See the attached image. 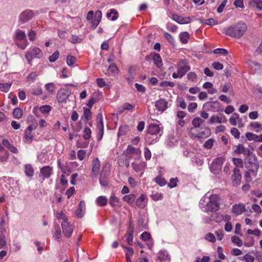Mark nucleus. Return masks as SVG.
I'll return each instance as SVG.
<instances>
[{
  "mask_svg": "<svg viewBox=\"0 0 262 262\" xmlns=\"http://www.w3.org/2000/svg\"><path fill=\"white\" fill-rule=\"evenodd\" d=\"M247 29L246 23L239 21L225 29V33L231 37L239 38L242 37Z\"/></svg>",
  "mask_w": 262,
  "mask_h": 262,
  "instance_id": "f257e3e1",
  "label": "nucleus"
},
{
  "mask_svg": "<svg viewBox=\"0 0 262 262\" xmlns=\"http://www.w3.org/2000/svg\"><path fill=\"white\" fill-rule=\"evenodd\" d=\"M209 201L206 204V211L216 212L220 208V199L216 194H212L209 197Z\"/></svg>",
  "mask_w": 262,
  "mask_h": 262,
  "instance_id": "f03ea898",
  "label": "nucleus"
},
{
  "mask_svg": "<svg viewBox=\"0 0 262 262\" xmlns=\"http://www.w3.org/2000/svg\"><path fill=\"white\" fill-rule=\"evenodd\" d=\"M248 162H245L246 168L253 173L254 176H256L257 172L259 169V163L255 155L252 157H247Z\"/></svg>",
  "mask_w": 262,
  "mask_h": 262,
  "instance_id": "7ed1b4c3",
  "label": "nucleus"
},
{
  "mask_svg": "<svg viewBox=\"0 0 262 262\" xmlns=\"http://www.w3.org/2000/svg\"><path fill=\"white\" fill-rule=\"evenodd\" d=\"M177 72H174L172 75L173 78H182L190 69L186 60L180 61L177 64Z\"/></svg>",
  "mask_w": 262,
  "mask_h": 262,
  "instance_id": "20e7f679",
  "label": "nucleus"
},
{
  "mask_svg": "<svg viewBox=\"0 0 262 262\" xmlns=\"http://www.w3.org/2000/svg\"><path fill=\"white\" fill-rule=\"evenodd\" d=\"M110 174V166L105 164L102 167V170L99 175V183L101 186H106L108 184Z\"/></svg>",
  "mask_w": 262,
  "mask_h": 262,
  "instance_id": "39448f33",
  "label": "nucleus"
},
{
  "mask_svg": "<svg viewBox=\"0 0 262 262\" xmlns=\"http://www.w3.org/2000/svg\"><path fill=\"white\" fill-rule=\"evenodd\" d=\"M71 94L70 89H60L57 94V99L59 103L66 102Z\"/></svg>",
  "mask_w": 262,
  "mask_h": 262,
  "instance_id": "423d86ee",
  "label": "nucleus"
},
{
  "mask_svg": "<svg viewBox=\"0 0 262 262\" xmlns=\"http://www.w3.org/2000/svg\"><path fill=\"white\" fill-rule=\"evenodd\" d=\"M42 52L39 48L34 47L30 52L26 53L25 56L30 62L34 58H40L42 57Z\"/></svg>",
  "mask_w": 262,
  "mask_h": 262,
  "instance_id": "0eeeda50",
  "label": "nucleus"
},
{
  "mask_svg": "<svg viewBox=\"0 0 262 262\" xmlns=\"http://www.w3.org/2000/svg\"><path fill=\"white\" fill-rule=\"evenodd\" d=\"M34 16L35 13L33 10L27 9L20 14L19 22L22 24L27 23L32 19Z\"/></svg>",
  "mask_w": 262,
  "mask_h": 262,
  "instance_id": "6e6552de",
  "label": "nucleus"
},
{
  "mask_svg": "<svg viewBox=\"0 0 262 262\" xmlns=\"http://www.w3.org/2000/svg\"><path fill=\"white\" fill-rule=\"evenodd\" d=\"M61 225L63 233L66 237H70L73 231V228L71 224L67 221L64 220L61 223Z\"/></svg>",
  "mask_w": 262,
  "mask_h": 262,
  "instance_id": "1a4fd4ad",
  "label": "nucleus"
},
{
  "mask_svg": "<svg viewBox=\"0 0 262 262\" xmlns=\"http://www.w3.org/2000/svg\"><path fill=\"white\" fill-rule=\"evenodd\" d=\"M100 166L101 164L98 158H95L92 162L91 177L93 179L96 178L100 171Z\"/></svg>",
  "mask_w": 262,
  "mask_h": 262,
  "instance_id": "9d476101",
  "label": "nucleus"
},
{
  "mask_svg": "<svg viewBox=\"0 0 262 262\" xmlns=\"http://www.w3.org/2000/svg\"><path fill=\"white\" fill-rule=\"evenodd\" d=\"M233 184L234 186L239 185L242 179V174L240 170L237 168H235L233 171V174L231 176Z\"/></svg>",
  "mask_w": 262,
  "mask_h": 262,
  "instance_id": "9b49d317",
  "label": "nucleus"
},
{
  "mask_svg": "<svg viewBox=\"0 0 262 262\" xmlns=\"http://www.w3.org/2000/svg\"><path fill=\"white\" fill-rule=\"evenodd\" d=\"M224 161L225 159L223 157L215 159L210 165V170L212 171L221 169Z\"/></svg>",
  "mask_w": 262,
  "mask_h": 262,
  "instance_id": "f8f14e48",
  "label": "nucleus"
},
{
  "mask_svg": "<svg viewBox=\"0 0 262 262\" xmlns=\"http://www.w3.org/2000/svg\"><path fill=\"white\" fill-rule=\"evenodd\" d=\"M234 152L237 154H243L244 155L247 156V157H249L251 152L249 149L246 148L242 144H238L236 148L234 150Z\"/></svg>",
  "mask_w": 262,
  "mask_h": 262,
  "instance_id": "ddd939ff",
  "label": "nucleus"
},
{
  "mask_svg": "<svg viewBox=\"0 0 262 262\" xmlns=\"http://www.w3.org/2000/svg\"><path fill=\"white\" fill-rule=\"evenodd\" d=\"M172 19L180 24H186L191 21V18L189 17H184L177 14H173Z\"/></svg>",
  "mask_w": 262,
  "mask_h": 262,
  "instance_id": "4468645a",
  "label": "nucleus"
},
{
  "mask_svg": "<svg viewBox=\"0 0 262 262\" xmlns=\"http://www.w3.org/2000/svg\"><path fill=\"white\" fill-rule=\"evenodd\" d=\"M148 133L150 135H157L160 134L161 135L160 132H161V128L159 124H151L148 126Z\"/></svg>",
  "mask_w": 262,
  "mask_h": 262,
  "instance_id": "2eb2a0df",
  "label": "nucleus"
},
{
  "mask_svg": "<svg viewBox=\"0 0 262 262\" xmlns=\"http://www.w3.org/2000/svg\"><path fill=\"white\" fill-rule=\"evenodd\" d=\"M102 18V13L100 11H97L94 15V18L92 21V28L95 29L100 23Z\"/></svg>",
  "mask_w": 262,
  "mask_h": 262,
  "instance_id": "dca6fc26",
  "label": "nucleus"
},
{
  "mask_svg": "<svg viewBox=\"0 0 262 262\" xmlns=\"http://www.w3.org/2000/svg\"><path fill=\"white\" fill-rule=\"evenodd\" d=\"M227 122L226 118L224 116L223 118L220 117L219 116L213 115L210 117L207 123L210 124H213L214 123H226Z\"/></svg>",
  "mask_w": 262,
  "mask_h": 262,
  "instance_id": "f3484780",
  "label": "nucleus"
},
{
  "mask_svg": "<svg viewBox=\"0 0 262 262\" xmlns=\"http://www.w3.org/2000/svg\"><path fill=\"white\" fill-rule=\"evenodd\" d=\"M155 106L159 111L163 112L168 107L167 102L165 99H160L156 102Z\"/></svg>",
  "mask_w": 262,
  "mask_h": 262,
  "instance_id": "a211bd4d",
  "label": "nucleus"
},
{
  "mask_svg": "<svg viewBox=\"0 0 262 262\" xmlns=\"http://www.w3.org/2000/svg\"><path fill=\"white\" fill-rule=\"evenodd\" d=\"M245 211V206L244 204H235L232 206V212L238 215L241 214Z\"/></svg>",
  "mask_w": 262,
  "mask_h": 262,
  "instance_id": "6ab92c4d",
  "label": "nucleus"
},
{
  "mask_svg": "<svg viewBox=\"0 0 262 262\" xmlns=\"http://www.w3.org/2000/svg\"><path fill=\"white\" fill-rule=\"evenodd\" d=\"M133 169L136 172L142 171L146 167V164L144 162H140L139 163L133 162L132 164Z\"/></svg>",
  "mask_w": 262,
  "mask_h": 262,
  "instance_id": "aec40b11",
  "label": "nucleus"
},
{
  "mask_svg": "<svg viewBox=\"0 0 262 262\" xmlns=\"http://www.w3.org/2000/svg\"><path fill=\"white\" fill-rule=\"evenodd\" d=\"M52 168L49 166H43L40 169V173L45 178H49L51 175Z\"/></svg>",
  "mask_w": 262,
  "mask_h": 262,
  "instance_id": "412c9836",
  "label": "nucleus"
},
{
  "mask_svg": "<svg viewBox=\"0 0 262 262\" xmlns=\"http://www.w3.org/2000/svg\"><path fill=\"white\" fill-rule=\"evenodd\" d=\"M158 259L160 261H166L169 259V256L166 250H160L157 254Z\"/></svg>",
  "mask_w": 262,
  "mask_h": 262,
  "instance_id": "4be33fe9",
  "label": "nucleus"
},
{
  "mask_svg": "<svg viewBox=\"0 0 262 262\" xmlns=\"http://www.w3.org/2000/svg\"><path fill=\"white\" fill-rule=\"evenodd\" d=\"M125 153L133 156L135 155L139 156L141 154V150L139 148H134L132 145H128Z\"/></svg>",
  "mask_w": 262,
  "mask_h": 262,
  "instance_id": "5701e85b",
  "label": "nucleus"
},
{
  "mask_svg": "<svg viewBox=\"0 0 262 262\" xmlns=\"http://www.w3.org/2000/svg\"><path fill=\"white\" fill-rule=\"evenodd\" d=\"M153 61L155 65L158 68H160L162 67V61L161 56L159 54L155 53L152 56Z\"/></svg>",
  "mask_w": 262,
  "mask_h": 262,
  "instance_id": "b1692460",
  "label": "nucleus"
},
{
  "mask_svg": "<svg viewBox=\"0 0 262 262\" xmlns=\"http://www.w3.org/2000/svg\"><path fill=\"white\" fill-rule=\"evenodd\" d=\"M146 196L144 194H141L140 196L136 200V205L140 208H143L145 205V200Z\"/></svg>",
  "mask_w": 262,
  "mask_h": 262,
  "instance_id": "393cba45",
  "label": "nucleus"
},
{
  "mask_svg": "<svg viewBox=\"0 0 262 262\" xmlns=\"http://www.w3.org/2000/svg\"><path fill=\"white\" fill-rule=\"evenodd\" d=\"M180 39L182 43H186L188 42V39L189 37V34L187 32H182L179 35Z\"/></svg>",
  "mask_w": 262,
  "mask_h": 262,
  "instance_id": "a878e982",
  "label": "nucleus"
},
{
  "mask_svg": "<svg viewBox=\"0 0 262 262\" xmlns=\"http://www.w3.org/2000/svg\"><path fill=\"white\" fill-rule=\"evenodd\" d=\"M107 200L105 196H100L96 200V203L98 205L103 206L106 205Z\"/></svg>",
  "mask_w": 262,
  "mask_h": 262,
  "instance_id": "bb28decb",
  "label": "nucleus"
},
{
  "mask_svg": "<svg viewBox=\"0 0 262 262\" xmlns=\"http://www.w3.org/2000/svg\"><path fill=\"white\" fill-rule=\"evenodd\" d=\"M96 121L98 129H103L102 115L101 114L99 113L97 114L96 117Z\"/></svg>",
  "mask_w": 262,
  "mask_h": 262,
  "instance_id": "cd10ccee",
  "label": "nucleus"
},
{
  "mask_svg": "<svg viewBox=\"0 0 262 262\" xmlns=\"http://www.w3.org/2000/svg\"><path fill=\"white\" fill-rule=\"evenodd\" d=\"M136 196L133 194L126 195L123 197L124 201H126L129 204H133L134 202Z\"/></svg>",
  "mask_w": 262,
  "mask_h": 262,
  "instance_id": "c85d7f7f",
  "label": "nucleus"
},
{
  "mask_svg": "<svg viewBox=\"0 0 262 262\" xmlns=\"http://www.w3.org/2000/svg\"><path fill=\"white\" fill-rule=\"evenodd\" d=\"M112 14H113V16H112L111 19L113 21H114L116 20L118 17V12L115 10V9H111L110 12L107 13V17L108 18L111 17Z\"/></svg>",
  "mask_w": 262,
  "mask_h": 262,
  "instance_id": "c756f323",
  "label": "nucleus"
},
{
  "mask_svg": "<svg viewBox=\"0 0 262 262\" xmlns=\"http://www.w3.org/2000/svg\"><path fill=\"white\" fill-rule=\"evenodd\" d=\"M204 121L200 117H196L194 118L192 121V124L195 128L199 127L203 124Z\"/></svg>",
  "mask_w": 262,
  "mask_h": 262,
  "instance_id": "7c9ffc66",
  "label": "nucleus"
},
{
  "mask_svg": "<svg viewBox=\"0 0 262 262\" xmlns=\"http://www.w3.org/2000/svg\"><path fill=\"white\" fill-rule=\"evenodd\" d=\"M245 136L249 141L253 140L255 142H257L258 135L256 134L248 132L246 134Z\"/></svg>",
  "mask_w": 262,
  "mask_h": 262,
  "instance_id": "2f4dec72",
  "label": "nucleus"
},
{
  "mask_svg": "<svg viewBox=\"0 0 262 262\" xmlns=\"http://www.w3.org/2000/svg\"><path fill=\"white\" fill-rule=\"evenodd\" d=\"M250 126L252 127L256 133H258L262 130V125L257 122H252Z\"/></svg>",
  "mask_w": 262,
  "mask_h": 262,
  "instance_id": "473e14b6",
  "label": "nucleus"
},
{
  "mask_svg": "<svg viewBox=\"0 0 262 262\" xmlns=\"http://www.w3.org/2000/svg\"><path fill=\"white\" fill-rule=\"evenodd\" d=\"M13 115L14 118L19 119L23 115V111L21 108L17 107L14 109Z\"/></svg>",
  "mask_w": 262,
  "mask_h": 262,
  "instance_id": "72a5a7b5",
  "label": "nucleus"
},
{
  "mask_svg": "<svg viewBox=\"0 0 262 262\" xmlns=\"http://www.w3.org/2000/svg\"><path fill=\"white\" fill-rule=\"evenodd\" d=\"M118 71V69L117 66L114 63H112L110 65L108 68V74H115Z\"/></svg>",
  "mask_w": 262,
  "mask_h": 262,
  "instance_id": "f704fd0d",
  "label": "nucleus"
},
{
  "mask_svg": "<svg viewBox=\"0 0 262 262\" xmlns=\"http://www.w3.org/2000/svg\"><path fill=\"white\" fill-rule=\"evenodd\" d=\"M15 37L17 39L19 40L26 39V34L25 32L20 30H18L16 33Z\"/></svg>",
  "mask_w": 262,
  "mask_h": 262,
  "instance_id": "c9c22d12",
  "label": "nucleus"
},
{
  "mask_svg": "<svg viewBox=\"0 0 262 262\" xmlns=\"http://www.w3.org/2000/svg\"><path fill=\"white\" fill-rule=\"evenodd\" d=\"M11 85V84L10 83H0V90L4 92H7L9 91Z\"/></svg>",
  "mask_w": 262,
  "mask_h": 262,
  "instance_id": "e433bc0d",
  "label": "nucleus"
},
{
  "mask_svg": "<svg viewBox=\"0 0 262 262\" xmlns=\"http://www.w3.org/2000/svg\"><path fill=\"white\" fill-rule=\"evenodd\" d=\"M134 233V229L133 228L132 229L128 232L127 238L126 239V242L129 245H132L133 244Z\"/></svg>",
  "mask_w": 262,
  "mask_h": 262,
  "instance_id": "4c0bfd02",
  "label": "nucleus"
},
{
  "mask_svg": "<svg viewBox=\"0 0 262 262\" xmlns=\"http://www.w3.org/2000/svg\"><path fill=\"white\" fill-rule=\"evenodd\" d=\"M25 173L27 176L32 177L34 174V170L30 165L25 166Z\"/></svg>",
  "mask_w": 262,
  "mask_h": 262,
  "instance_id": "58836bf2",
  "label": "nucleus"
},
{
  "mask_svg": "<svg viewBox=\"0 0 262 262\" xmlns=\"http://www.w3.org/2000/svg\"><path fill=\"white\" fill-rule=\"evenodd\" d=\"M202 23L207 25L211 26L216 25L217 23V22L213 18H211L209 19L202 20Z\"/></svg>",
  "mask_w": 262,
  "mask_h": 262,
  "instance_id": "ea45409f",
  "label": "nucleus"
},
{
  "mask_svg": "<svg viewBox=\"0 0 262 262\" xmlns=\"http://www.w3.org/2000/svg\"><path fill=\"white\" fill-rule=\"evenodd\" d=\"M109 203L112 206H116L119 203V199L115 196V194H112Z\"/></svg>",
  "mask_w": 262,
  "mask_h": 262,
  "instance_id": "a19ab883",
  "label": "nucleus"
},
{
  "mask_svg": "<svg viewBox=\"0 0 262 262\" xmlns=\"http://www.w3.org/2000/svg\"><path fill=\"white\" fill-rule=\"evenodd\" d=\"M232 162L236 167L239 166L241 168L243 167L244 164L242 159L237 158H233L232 159Z\"/></svg>",
  "mask_w": 262,
  "mask_h": 262,
  "instance_id": "79ce46f5",
  "label": "nucleus"
},
{
  "mask_svg": "<svg viewBox=\"0 0 262 262\" xmlns=\"http://www.w3.org/2000/svg\"><path fill=\"white\" fill-rule=\"evenodd\" d=\"M253 3L257 8L260 10H262V1L261 0H251L249 2V4Z\"/></svg>",
  "mask_w": 262,
  "mask_h": 262,
  "instance_id": "37998d69",
  "label": "nucleus"
},
{
  "mask_svg": "<svg viewBox=\"0 0 262 262\" xmlns=\"http://www.w3.org/2000/svg\"><path fill=\"white\" fill-rule=\"evenodd\" d=\"M59 52L58 51H55L52 55L49 57V60L51 62H55L59 57Z\"/></svg>",
  "mask_w": 262,
  "mask_h": 262,
  "instance_id": "c03bdc74",
  "label": "nucleus"
},
{
  "mask_svg": "<svg viewBox=\"0 0 262 262\" xmlns=\"http://www.w3.org/2000/svg\"><path fill=\"white\" fill-rule=\"evenodd\" d=\"M76 60V57L71 56L68 55L67 57V63L69 66H73Z\"/></svg>",
  "mask_w": 262,
  "mask_h": 262,
  "instance_id": "a18cd8bd",
  "label": "nucleus"
},
{
  "mask_svg": "<svg viewBox=\"0 0 262 262\" xmlns=\"http://www.w3.org/2000/svg\"><path fill=\"white\" fill-rule=\"evenodd\" d=\"M232 242L236 244L238 247H241L243 245L242 241L237 236H233L231 237Z\"/></svg>",
  "mask_w": 262,
  "mask_h": 262,
  "instance_id": "49530a36",
  "label": "nucleus"
},
{
  "mask_svg": "<svg viewBox=\"0 0 262 262\" xmlns=\"http://www.w3.org/2000/svg\"><path fill=\"white\" fill-rule=\"evenodd\" d=\"M9 152L7 150H5L3 152L0 154V160L2 162L6 161L8 159Z\"/></svg>",
  "mask_w": 262,
  "mask_h": 262,
  "instance_id": "de8ad7c7",
  "label": "nucleus"
},
{
  "mask_svg": "<svg viewBox=\"0 0 262 262\" xmlns=\"http://www.w3.org/2000/svg\"><path fill=\"white\" fill-rule=\"evenodd\" d=\"M155 181L157 184H158L161 186H164L167 183V182L164 178H161L160 177H157L155 178Z\"/></svg>",
  "mask_w": 262,
  "mask_h": 262,
  "instance_id": "09e8293b",
  "label": "nucleus"
},
{
  "mask_svg": "<svg viewBox=\"0 0 262 262\" xmlns=\"http://www.w3.org/2000/svg\"><path fill=\"white\" fill-rule=\"evenodd\" d=\"M25 139L26 142H28L31 143L33 140V136L31 134V132H29L28 131H25Z\"/></svg>",
  "mask_w": 262,
  "mask_h": 262,
  "instance_id": "8fccbe9b",
  "label": "nucleus"
},
{
  "mask_svg": "<svg viewBox=\"0 0 262 262\" xmlns=\"http://www.w3.org/2000/svg\"><path fill=\"white\" fill-rule=\"evenodd\" d=\"M213 53L226 55L228 54V51L224 49L217 48L213 50Z\"/></svg>",
  "mask_w": 262,
  "mask_h": 262,
  "instance_id": "3c124183",
  "label": "nucleus"
},
{
  "mask_svg": "<svg viewBox=\"0 0 262 262\" xmlns=\"http://www.w3.org/2000/svg\"><path fill=\"white\" fill-rule=\"evenodd\" d=\"M40 112L43 114H48L51 110V107L48 105H45L40 107Z\"/></svg>",
  "mask_w": 262,
  "mask_h": 262,
  "instance_id": "603ef678",
  "label": "nucleus"
},
{
  "mask_svg": "<svg viewBox=\"0 0 262 262\" xmlns=\"http://www.w3.org/2000/svg\"><path fill=\"white\" fill-rule=\"evenodd\" d=\"M83 110H84V114L83 115H84V116L86 120H90L91 118V114H92L91 110H90V108H85V107L83 108Z\"/></svg>",
  "mask_w": 262,
  "mask_h": 262,
  "instance_id": "864d4df0",
  "label": "nucleus"
},
{
  "mask_svg": "<svg viewBox=\"0 0 262 262\" xmlns=\"http://www.w3.org/2000/svg\"><path fill=\"white\" fill-rule=\"evenodd\" d=\"M230 133L236 139H239L240 137V132L236 128H232L230 130Z\"/></svg>",
  "mask_w": 262,
  "mask_h": 262,
  "instance_id": "5fc2aeb1",
  "label": "nucleus"
},
{
  "mask_svg": "<svg viewBox=\"0 0 262 262\" xmlns=\"http://www.w3.org/2000/svg\"><path fill=\"white\" fill-rule=\"evenodd\" d=\"M46 90L51 93H53L55 90V85L53 83H49L46 84L45 85Z\"/></svg>",
  "mask_w": 262,
  "mask_h": 262,
  "instance_id": "6e6d98bb",
  "label": "nucleus"
},
{
  "mask_svg": "<svg viewBox=\"0 0 262 262\" xmlns=\"http://www.w3.org/2000/svg\"><path fill=\"white\" fill-rule=\"evenodd\" d=\"M160 86L162 87L170 86L172 88L174 86V83L170 81H163L160 83Z\"/></svg>",
  "mask_w": 262,
  "mask_h": 262,
  "instance_id": "4d7b16f0",
  "label": "nucleus"
},
{
  "mask_svg": "<svg viewBox=\"0 0 262 262\" xmlns=\"http://www.w3.org/2000/svg\"><path fill=\"white\" fill-rule=\"evenodd\" d=\"M6 245V237L4 234L0 233V249L3 248Z\"/></svg>",
  "mask_w": 262,
  "mask_h": 262,
  "instance_id": "13d9d810",
  "label": "nucleus"
},
{
  "mask_svg": "<svg viewBox=\"0 0 262 262\" xmlns=\"http://www.w3.org/2000/svg\"><path fill=\"white\" fill-rule=\"evenodd\" d=\"M86 155V151L85 150L80 149L78 151L77 157L80 160H83Z\"/></svg>",
  "mask_w": 262,
  "mask_h": 262,
  "instance_id": "bf43d9fd",
  "label": "nucleus"
},
{
  "mask_svg": "<svg viewBox=\"0 0 262 262\" xmlns=\"http://www.w3.org/2000/svg\"><path fill=\"white\" fill-rule=\"evenodd\" d=\"M128 131V126H123L119 127L118 132V136H121L125 135Z\"/></svg>",
  "mask_w": 262,
  "mask_h": 262,
  "instance_id": "052dcab7",
  "label": "nucleus"
},
{
  "mask_svg": "<svg viewBox=\"0 0 262 262\" xmlns=\"http://www.w3.org/2000/svg\"><path fill=\"white\" fill-rule=\"evenodd\" d=\"M140 238L144 241H147L151 238L150 234L147 232H144L140 236Z\"/></svg>",
  "mask_w": 262,
  "mask_h": 262,
  "instance_id": "680f3d73",
  "label": "nucleus"
},
{
  "mask_svg": "<svg viewBox=\"0 0 262 262\" xmlns=\"http://www.w3.org/2000/svg\"><path fill=\"white\" fill-rule=\"evenodd\" d=\"M214 140L212 139H209L205 142L204 143V147L207 149H210L212 148L213 145Z\"/></svg>",
  "mask_w": 262,
  "mask_h": 262,
  "instance_id": "e2e57ef3",
  "label": "nucleus"
},
{
  "mask_svg": "<svg viewBox=\"0 0 262 262\" xmlns=\"http://www.w3.org/2000/svg\"><path fill=\"white\" fill-rule=\"evenodd\" d=\"M91 135V130L90 128L86 127L84 130V134L83 137L85 139H88L90 138Z\"/></svg>",
  "mask_w": 262,
  "mask_h": 262,
  "instance_id": "0e129e2a",
  "label": "nucleus"
},
{
  "mask_svg": "<svg viewBox=\"0 0 262 262\" xmlns=\"http://www.w3.org/2000/svg\"><path fill=\"white\" fill-rule=\"evenodd\" d=\"M82 39L80 38L78 36L72 35L71 38L70 39V41L73 43H76L77 42H81Z\"/></svg>",
  "mask_w": 262,
  "mask_h": 262,
  "instance_id": "69168bd1",
  "label": "nucleus"
},
{
  "mask_svg": "<svg viewBox=\"0 0 262 262\" xmlns=\"http://www.w3.org/2000/svg\"><path fill=\"white\" fill-rule=\"evenodd\" d=\"M38 75V74L36 72H32L27 77V80L32 82L36 79Z\"/></svg>",
  "mask_w": 262,
  "mask_h": 262,
  "instance_id": "338daca9",
  "label": "nucleus"
},
{
  "mask_svg": "<svg viewBox=\"0 0 262 262\" xmlns=\"http://www.w3.org/2000/svg\"><path fill=\"white\" fill-rule=\"evenodd\" d=\"M242 258V259L245 260L246 261V262H253L254 260V257L249 254H246Z\"/></svg>",
  "mask_w": 262,
  "mask_h": 262,
  "instance_id": "774afa93",
  "label": "nucleus"
}]
</instances>
